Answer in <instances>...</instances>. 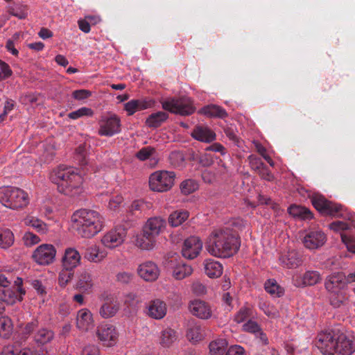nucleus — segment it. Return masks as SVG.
I'll use <instances>...</instances> for the list:
<instances>
[{
    "mask_svg": "<svg viewBox=\"0 0 355 355\" xmlns=\"http://www.w3.org/2000/svg\"><path fill=\"white\" fill-rule=\"evenodd\" d=\"M240 246L239 234L230 224L214 229L208 236L205 245L211 255L223 259L236 254Z\"/></svg>",
    "mask_w": 355,
    "mask_h": 355,
    "instance_id": "obj_1",
    "label": "nucleus"
},
{
    "mask_svg": "<svg viewBox=\"0 0 355 355\" xmlns=\"http://www.w3.org/2000/svg\"><path fill=\"white\" fill-rule=\"evenodd\" d=\"M315 345L323 355H351L354 351L352 340L338 329H328L319 333Z\"/></svg>",
    "mask_w": 355,
    "mask_h": 355,
    "instance_id": "obj_2",
    "label": "nucleus"
},
{
    "mask_svg": "<svg viewBox=\"0 0 355 355\" xmlns=\"http://www.w3.org/2000/svg\"><path fill=\"white\" fill-rule=\"evenodd\" d=\"M51 182L58 185L60 193L69 196H76L83 191V178L77 169L59 166L50 174Z\"/></svg>",
    "mask_w": 355,
    "mask_h": 355,
    "instance_id": "obj_3",
    "label": "nucleus"
},
{
    "mask_svg": "<svg viewBox=\"0 0 355 355\" xmlns=\"http://www.w3.org/2000/svg\"><path fill=\"white\" fill-rule=\"evenodd\" d=\"M73 227L78 234L83 238H91L103 228V218L96 211L80 209L76 211L72 216Z\"/></svg>",
    "mask_w": 355,
    "mask_h": 355,
    "instance_id": "obj_4",
    "label": "nucleus"
},
{
    "mask_svg": "<svg viewBox=\"0 0 355 355\" xmlns=\"http://www.w3.org/2000/svg\"><path fill=\"white\" fill-rule=\"evenodd\" d=\"M0 202L12 209H23L29 203L28 193L23 189L14 187H0Z\"/></svg>",
    "mask_w": 355,
    "mask_h": 355,
    "instance_id": "obj_5",
    "label": "nucleus"
},
{
    "mask_svg": "<svg viewBox=\"0 0 355 355\" xmlns=\"http://www.w3.org/2000/svg\"><path fill=\"white\" fill-rule=\"evenodd\" d=\"M22 334L25 338L33 334V340L38 345H44L51 343L55 338L54 331L50 328L45 327H39V322L36 319H33L27 322L21 330Z\"/></svg>",
    "mask_w": 355,
    "mask_h": 355,
    "instance_id": "obj_6",
    "label": "nucleus"
},
{
    "mask_svg": "<svg viewBox=\"0 0 355 355\" xmlns=\"http://www.w3.org/2000/svg\"><path fill=\"white\" fill-rule=\"evenodd\" d=\"M162 108L171 113L187 116L193 114L195 107L189 98H170L161 101Z\"/></svg>",
    "mask_w": 355,
    "mask_h": 355,
    "instance_id": "obj_7",
    "label": "nucleus"
},
{
    "mask_svg": "<svg viewBox=\"0 0 355 355\" xmlns=\"http://www.w3.org/2000/svg\"><path fill=\"white\" fill-rule=\"evenodd\" d=\"M175 178V174L173 171H156L149 178L150 188L155 191H166L173 187Z\"/></svg>",
    "mask_w": 355,
    "mask_h": 355,
    "instance_id": "obj_8",
    "label": "nucleus"
},
{
    "mask_svg": "<svg viewBox=\"0 0 355 355\" xmlns=\"http://www.w3.org/2000/svg\"><path fill=\"white\" fill-rule=\"evenodd\" d=\"M313 207L322 214L331 216L342 215L343 207L341 205L327 200L320 195L313 196L311 198Z\"/></svg>",
    "mask_w": 355,
    "mask_h": 355,
    "instance_id": "obj_9",
    "label": "nucleus"
},
{
    "mask_svg": "<svg viewBox=\"0 0 355 355\" xmlns=\"http://www.w3.org/2000/svg\"><path fill=\"white\" fill-rule=\"evenodd\" d=\"M167 266L172 270L173 276L176 279H182L189 276L193 271L191 266L181 260L176 253L168 258Z\"/></svg>",
    "mask_w": 355,
    "mask_h": 355,
    "instance_id": "obj_10",
    "label": "nucleus"
},
{
    "mask_svg": "<svg viewBox=\"0 0 355 355\" xmlns=\"http://www.w3.org/2000/svg\"><path fill=\"white\" fill-rule=\"evenodd\" d=\"M121 131V120L116 114L104 116L100 121L98 135L112 137Z\"/></svg>",
    "mask_w": 355,
    "mask_h": 355,
    "instance_id": "obj_11",
    "label": "nucleus"
},
{
    "mask_svg": "<svg viewBox=\"0 0 355 355\" xmlns=\"http://www.w3.org/2000/svg\"><path fill=\"white\" fill-rule=\"evenodd\" d=\"M304 247L309 250L321 248L327 241L326 234L319 230H309L304 232L302 239Z\"/></svg>",
    "mask_w": 355,
    "mask_h": 355,
    "instance_id": "obj_12",
    "label": "nucleus"
},
{
    "mask_svg": "<svg viewBox=\"0 0 355 355\" xmlns=\"http://www.w3.org/2000/svg\"><path fill=\"white\" fill-rule=\"evenodd\" d=\"M55 248L51 244H42L38 246L33 254V258L40 265H49L55 259Z\"/></svg>",
    "mask_w": 355,
    "mask_h": 355,
    "instance_id": "obj_13",
    "label": "nucleus"
},
{
    "mask_svg": "<svg viewBox=\"0 0 355 355\" xmlns=\"http://www.w3.org/2000/svg\"><path fill=\"white\" fill-rule=\"evenodd\" d=\"M202 248V242L197 236L187 239L182 247V256L188 259H193L198 256Z\"/></svg>",
    "mask_w": 355,
    "mask_h": 355,
    "instance_id": "obj_14",
    "label": "nucleus"
},
{
    "mask_svg": "<svg viewBox=\"0 0 355 355\" xmlns=\"http://www.w3.org/2000/svg\"><path fill=\"white\" fill-rule=\"evenodd\" d=\"M126 230L122 227H117L107 232L101 239L102 243L108 248L120 245L126 236Z\"/></svg>",
    "mask_w": 355,
    "mask_h": 355,
    "instance_id": "obj_15",
    "label": "nucleus"
},
{
    "mask_svg": "<svg viewBox=\"0 0 355 355\" xmlns=\"http://www.w3.org/2000/svg\"><path fill=\"white\" fill-rule=\"evenodd\" d=\"M348 282L347 276L343 272H337L329 275L324 283V287L328 292L339 291L346 289Z\"/></svg>",
    "mask_w": 355,
    "mask_h": 355,
    "instance_id": "obj_16",
    "label": "nucleus"
},
{
    "mask_svg": "<svg viewBox=\"0 0 355 355\" xmlns=\"http://www.w3.org/2000/svg\"><path fill=\"white\" fill-rule=\"evenodd\" d=\"M167 312L166 303L160 299L150 300L146 306V315L155 320H161L165 317Z\"/></svg>",
    "mask_w": 355,
    "mask_h": 355,
    "instance_id": "obj_17",
    "label": "nucleus"
},
{
    "mask_svg": "<svg viewBox=\"0 0 355 355\" xmlns=\"http://www.w3.org/2000/svg\"><path fill=\"white\" fill-rule=\"evenodd\" d=\"M97 336L107 346L113 345L117 340L118 334L115 327L110 324H102L98 327Z\"/></svg>",
    "mask_w": 355,
    "mask_h": 355,
    "instance_id": "obj_18",
    "label": "nucleus"
},
{
    "mask_svg": "<svg viewBox=\"0 0 355 355\" xmlns=\"http://www.w3.org/2000/svg\"><path fill=\"white\" fill-rule=\"evenodd\" d=\"M137 272L138 275L146 282L156 280L159 275L157 266L152 261H146L140 264Z\"/></svg>",
    "mask_w": 355,
    "mask_h": 355,
    "instance_id": "obj_19",
    "label": "nucleus"
},
{
    "mask_svg": "<svg viewBox=\"0 0 355 355\" xmlns=\"http://www.w3.org/2000/svg\"><path fill=\"white\" fill-rule=\"evenodd\" d=\"M191 136L196 140L203 143H211L216 140V133L209 127L198 125L194 127Z\"/></svg>",
    "mask_w": 355,
    "mask_h": 355,
    "instance_id": "obj_20",
    "label": "nucleus"
},
{
    "mask_svg": "<svg viewBox=\"0 0 355 355\" xmlns=\"http://www.w3.org/2000/svg\"><path fill=\"white\" fill-rule=\"evenodd\" d=\"M120 309L119 302L114 297H106L98 310L99 315L105 319L114 317Z\"/></svg>",
    "mask_w": 355,
    "mask_h": 355,
    "instance_id": "obj_21",
    "label": "nucleus"
},
{
    "mask_svg": "<svg viewBox=\"0 0 355 355\" xmlns=\"http://www.w3.org/2000/svg\"><path fill=\"white\" fill-rule=\"evenodd\" d=\"M279 260L280 264L287 268H295L302 263L300 254L294 250L282 253Z\"/></svg>",
    "mask_w": 355,
    "mask_h": 355,
    "instance_id": "obj_22",
    "label": "nucleus"
},
{
    "mask_svg": "<svg viewBox=\"0 0 355 355\" xmlns=\"http://www.w3.org/2000/svg\"><path fill=\"white\" fill-rule=\"evenodd\" d=\"M190 312L200 319H208L211 315V310L209 305L204 301L196 300L189 304Z\"/></svg>",
    "mask_w": 355,
    "mask_h": 355,
    "instance_id": "obj_23",
    "label": "nucleus"
},
{
    "mask_svg": "<svg viewBox=\"0 0 355 355\" xmlns=\"http://www.w3.org/2000/svg\"><path fill=\"white\" fill-rule=\"evenodd\" d=\"M322 280L320 274L315 270H307L302 277L294 279V284L297 287L311 286L317 284Z\"/></svg>",
    "mask_w": 355,
    "mask_h": 355,
    "instance_id": "obj_24",
    "label": "nucleus"
},
{
    "mask_svg": "<svg viewBox=\"0 0 355 355\" xmlns=\"http://www.w3.org/2000/svg\"><path fill=\"white\" fill-rule=\"evenodd\" d=\"M155 102L152 99H132L124 105V109L129 116L136 112L144 110L154 106Z\"/></svg>",
    "mask_w": 355,
    "mask_h": 355,
    "instance_id": "obj_25",
    "label": "nucleus"
},
{
    "mask_svg": "<svg viewBox=\"0 0 355 355\" xmlns=\"http://www.w3.org/2000/svg\"><path fill=\"white\" fill-rule=\"evenodd\" d=\"M94 286L92 273L87 270H82L77 273L76 288L81 292H89Z\"/></svg>",
    "mask_w": 355,
    "mask_h": 355,
    "instance_id": "obj_26",
    "label": "nucleus"
},
{
    "mask_svg": "<svg viewBox=\"0 0 355 355\" xmlns=\"http://www.w3.org/2000/svg\"><path fill=\"white\" fill-rule=\"evenodd\" d=\"M76 327L83 331H87L94 327L92 314L89 309H82L78 311Z\"/></svg>",
    "mask_w": 355,
    "mask_h": 355,
    "instance_id": "obj_27",
    "label": "nucleus"
},
{
    "mask_svg": "<svg viewBox=\"0 0 355 355\" xmlns=\"http://www.w3.org/2000/svg\"><path fill=\"white\" fill-rule=\"evenodd\" d=\"M166 223L161 217L149 218L144 225L143 230L157 239V236L165 229Z\"/></svg>",
    "mask_w": 355,
    "mask_h": 355,
    "instance_id": "obj_28",
    "label": "nucleus"
},
{
    "mask_svg": "<svg viewBox=\"0 0 355 355\" xmlns=\"http://www.w3.org/2000/svg\"><path fill=\"white\" fill-rule=\"evenodd\" d=\"M26 294L24 288H18V291L14 288L6 287L0 293V300L12 304L17 301H21L23 296Z\"/></svg>",
    "mask_w": 355,
    "mask_h": 355,
    "instance_id": "obj_29",
    "label": "nucleus"
},
{
    "mask_svg": "<svg viewBox=\"0 0 355 355\" xmlns=\"http://www.w3.org/2000/svg\"><path fill=\"white\" fill-rule=\"evenodd\" d=\"M205 336V327L200 323L192 322L187 331V338L193 344L202 340Z\"/></svg>",
    "mask_w": 355,
    "mask_h": 355,
    "instance_id": "obj_30",
    "label": "nucleus"
},
{
    "mask_svg": "<svg viewBox=\"0 0 355 355\" xmlns=\"http://www.w3.org/2000/svg\"><path fill=\"white\" fill-rule=\"evenodd\" d=\"M80 262V255L74 248H67L62 258V266L64 268L74 269Z\"/></svg>",
    "mask_w": 355,
    "mask_h": 355,
    "instance_id": "obj_31",
    "label": "nucleus"
},
{
    "mask_svg": "<svg viewBox=\"0 0 355 355\" xmlns=\"http://www.w3.org/2000/svg\"><path fill=\"white\" fill-rule=\"evenodd\" d=\"M1 355H43V351L29 347L19 349L13 345H8L3 349Z\"/></svg>",
    "mask_w": 355,
    "mask_h": 355,
    "instance_id": "obj_32",
    "label": "nucleus"
},
{
    "mask_svg": "<svg viewBox=\"0 0 355 355\" xmlns=\"http://www.w3.org/2000/svg\"><path fill=\"white\" fill-rule=\"evenodd\" d=\"M135 243L139 248L148 250L155 245L156 239L143 230L142 234L137 236Z\"/></svg>",
    "mask_w": 355,
    "mask_h": 355,
    "instance_id": "obj_33",
    "label": "nucleus"
},
{
    "mask_svg": "<svg viewBox=\"0 0 355 355\" xmlns=\"http://www.w3.org/2000/svg\"><path fill=\"white\" fill-rule=\"evenodd\" d=\"M328 293L329 294L330 303L334 307L338 308L342 305L347 304L349 295L346 289Z\"/></svg>",
    "mask_w": 355,
    "mask_h": 355,
    "instance_id": "obj_34",
    "label": "nucleus"
},
{
    "mask_svg": "<svg viewBox=\"0 0 355 355\" xmlns=\"http://www.w3.org/2000/svg\"><path fill=\"white\" fill-rule=\"evenodd\" d=\"M222 264L215 260H207L205 265V272L211 278L219 277L223 273Z\"/></svg>",
    "mask_w": 355,
    "mask_h": 355,
    "instance_id": "obj_35",
    "label": "nucleus"
},
{
    "mask_svg": "<svg viewBox=\"0 0 355 355\" xmlns=\"http://www.w3.org/2000/svg\"><path fill=\"white\" fill-rule=\"evenodd\" d=\"M288 212L295 218L302 220H309L313 218L311 211L305 207L297 205H292L288 208Z\"/></svg>",
    "mask_w": 355,
    "mask_h": 355,
    "instance_id": "obj_36",
    "label": "nucleus"
},
{
    "mask_svg": "<svg viewBox=\"0 0 355 355\" xmlns=\"http://www.w3.org/2000/svg\"><path fill=\"white\" fill-rule=\"evenodd\" d=\"M177 338L176 331L167 327L161 332L159 343L164 347H169L177 340Z\"/></svg>",
    "mask_w": 355,
    "mask_h": 355,
    "instance_id": "obj_37",
    "label": "nucleus"
},
{
    "mask_svg": "<svg viewBox=\"0 0 355 355\" xmlns=\"http://www.w3.org/2000/svg\"><path fill=\"white\" fill-rule=\"evenodd\" d=\"M168 118V114L166 112L159 111L149 115L146 121V123L150 128H156L165 122Z\"/></svg>",
    "mask_w": 355,
    "mask_h": 355,
    "instance_id": "obj_38",
    "label": "nucleus"
},
{
    "mask_svg": "<svg viewBox=\"0 0 355 355\" xmlns=\"http://www.w3.org/2000/svg\"><path fill=\"white\" fill-rule=\"evenodd\" d=\"M200 113L209 117L223 119L227 116L226 110L222 107L216 105H209L203 107L200 110Z\"/></svg>",
    "mask_w": 355,
    "mask_h": 355,
    "instance_id": "obj_39",
    "label": "nucleus"
},
{
    "mask_svg": "<svg viewBox=\"0 0 355 355\" xmlns=\"http://www.w3.org/2000/svg\"><path fill=\"white\" fill-rule=\"evenodd\" d=\"M189 216V212L185 210L173 211L168 217V223L173 227H178L182 224Z\"/></svg>",
    "mask_w": 355,
    "mask_h": 355,
    "instance_id": "obj_40",
    "label": "nucleus"
},
{
    "mask_svg": "<svg viewBox=\"0 0 355 355\" xmlns=\"http://www.w3.org/2000/svg\"><path fill=\"white\" fill-rule=\"evenodd\" d=\"M227 346L224 338L216 339L209 344V351L211 355H223Z\"/></svg>",
    "mask_w": 355,
    "mask_h": 355,
    "instance_id": "obj_41",
    "label": "nucleus"
},
{
    "mask_svg": "<svg viewBox=\"0 0 355 355\" xmlns=\"http://www.w3.org/2000/svg\"><path fill=\"white\" fill-rule=\"evenodd\" d=\"M24 223L26 225L33 227L40 234H46L48 231L47 225L42 220L33 216H28L25 218Z\"/></svg>",
    "mask_w": 355,
    "mask_h": 355,
    "instance_id": "obj_42",
    "label": "nucleus"
},
{
    "mask_svg": "<svg viewBox=\"0 0 355 355\" xmlns=\"http://www.w3.org/2000/svg\"><path fill=\"white\" fill-rule=\"evenodd\" d=\"M14 234L9 229H0V248L7 249L14 243Z\"/></svg>",
    "mask_w": 355,
    "mask_h": 355,
    "instance_id": "obj_43",
    "label": "nucleus"
},
{
    "mask_svg": "<svg viewBox=\"0 0 355 355\" xmlns=\"http://www.w3.org/2000/svg\"><path fill=\"white\" fill-rule=\"evenodd\" d=\"M13 324L10 318L3 316L0 318V336L3 338L10 337L12 332Z\"/></svg>",
    "mask_w": 355,
    "mask_h": 355,
    "instance_id": "obj_44",
    "label": "nucleus"
},
{
    "mask_svg": "<svg viewBox=\"0 0 355 355\" xmlns=\"http://www.w3.org/2000/svg\"><path fill=\"white\" fill-rule=\"evenodd\" d=\"M148 207V203L143 200H135L129 207V212L133 216H139Z\"/></svg>",
    "mask_w": 355,
    "mask_h": 355,
    "instance_id": "obj_45",
    "label": "nucleus"
},
{
    "mask_svg": "<svg viewBox=\"0 0 355 355\" xmlns=\"http://www.w3.org/2000/svg\"><path fill=\"white\" fill-rule=\"evenodd\" d=\"M85 257L89 261L98 262L103 256L99 254V250L96 245L88 248L85 252Z\"/></svg>",
    "mask_w": 355,
    "mask_h": 355,
    "instance_id": "obj_46",
    "label": "nucleus"
},
{
    "mask_svg": "<svg viewBox=\"0 0 355 355\" xmlns=\"http://www.w3.org/2000/svg\"><path fill=\"white\" fill-rule=\"evenodd\" d=\"M73 269L64 268L60 271L58 277V282L61 286H65L73 277Z\"/></svg>",
    "mask_w": 355,
    "mask_h": 355,
    "instance_id": "obj_47",
    "label": "nucleus"
},
{
    "mask_svg": "<svg viewBox=\"0 0 355 355\" xmlns=\"http://www.w3.org/2000/svg\"><path fill=\"white\" fill-rule=\"evenodd\" d=\"M155 153L156 150L155 148L152 146H146L141 148L136 153L135 156L138 159L141 161H145L153 156Z\"/></svg>",
    "mask_w": 355,
    "mask_h": 355,
    "instance_id": "obj_48",
    "label": "nucleus"
},
{
    "mask_svg": "<svg viewBox=\"0 0 355 355\" xmlns=\"http://www.w3.org/2000/svg\"><path fill=\"white\" fill-rule=\"evenodd\" d=\"M94 112L91 108L83 107L77 110L70 112L68 117L71 119H77L84 116H92Z\"/></svg>",
    "mask_w": 355,
    "mask_h": 355,
    "instance_id": "obj_49",
    "label": "nucleus"
},
{
    "mask_svg": "<svg viewBox=\"0 0 355 355\" xmlns=\"http://www.w3.org/2000/svg\"><path fill=\"white\" fill-rule=\"evenodd\" d=\"M198 188L196 182L193 180H187L180 184V189L182 193L187 195L195 191Z\"/></svg>",
    "mask_w": 355,
    "mask_h": 355,
    "instance_id": "obj_50",
    "label": "nucleus"
},
{
    "mask_svg": "<svg viewBox=\"0 0 355 355\" xmlns=\"http://www.w3.org/2000/svg\"><path fill=\"white\" fill-rule=\"evenodd\" d=\"M171 164L174 166H182L185 161L184 156L180 151H173L169 155Z\"/></svg>",
    "mask_w": 355,
    "mask_h": 355,
    "instance_id": "obj_51",
    "label": "nucleus"
},
{
    "mask_svg": "<svg viewBox=\"0 0 355 355\" xmlns=\"http://www.w3.org/2000/svg\"><path fill=\"white\" fill-rule=\"evenodd\" d=\"M252 314V310L249 307L243 306L236 313L234 320L237 323H241L247 320Z\"/></svg>",
    "mask_w": 355,
    "mask_h": 355,
    "instance_id": "obj_52",
    "label": "nucleus"
},
{
    "mask_svg": "<svg viewBox=\"0 0 355 355\" xmlns=\"http://www.w3.org/2000/svg\"><path fill=\"white\" fill-rule=\"evenodd\" d=\"M265 290L271 295L280 296L282 293L281 288L276 282L269 279L265 283Z\"/></svg>",
    "mask_w": 355,
    "mask_h": 355,
    "instance_id": "obj_53",
    "label": "nucleus"
},
{
    "mask_svg": "<svg viewBox=\"0 0 355 355\" xmlns=\"http://www.w3.org/2000/svg\"><path fill=\"white\" fill-rule=\"evenodd\" d=\"M249 163L252 170L258 172L261 168L263 167L265 164L261 161V158L254 155H250L248 157Z\"/></svg>",
    "mask_w": 355,
    "mask_h": 355,
    "instance_id": "obj_54",
    "label": "nucleus"
},
{
    "mask_svg": "<svg viewBox=\"0 0 355 355\" xmlns=\"http://www.w3.org/2000/svg\"><path fill=\"white\" fill-rule=\"evenodd\" d=\"M23 241L26 246H32L38 243L40 239L36 234L30 232H26L23 236Z\"/></svg>",
    "mask_w": 355,
    "mask_h": 355,
    "instance_id": "obj_55",
    "label": "nucleus"
},
{
    "mask_svg": "<svg viewBox=\"0 0 355 355\" xmlns=\"http://www.w3.org/2000/svg\"><path fill=\"white\" fill-rule=\"evenodd\" d=\"M12 74V71L10 66L0 60V80L9 78Z\"/></svg>",
    "mask_w": 355,
    "mask_h": 355,
    "instance_id": "obj_56",
    "label": "nucleus"
},
{
    "mask_svg": "<svg viewBox=\"0 0 355 355\" xmlns=\"http://www.w3.org/2000/svg\"><path fill=\"white\" fill-rule=\"evenodd\" d=\"M341 239L343 242L345 244L347 250L355 254V238L346 234H341Z\"/></svg>",
    "mask_w": 355,
    "mask_h": 355,
    "instance_id": "obj_57",
    "label": "nucleus"
},
{
    "mask_svg": "<svg viewBox=\"0 0 355 355\" xmlns=\"http://www.w3.org/2000/svg\"><path fill=\"white\" fill-rule=\"evenodd\" d=\"M243 327L245 331L253 334H257L261 330L259 324L256 322L251 320H249L246 323H245Z\"/></svg>",
    "mask_w": 355,
    "mask_h": 355,
    "instance_id": "obj_58",
    "label": "nucleus"
},
{
    "mask_svg": "<svg viewBox=\"0 0 355 355\" xmlns=\"http://www.w3.org/2000/svg\"><path fill=\"white\" fill-rule=\"evenodd\" d=\"M33 288L37 291V293L40 296L46 295V287L44 286L42 282L38 279H33L31 283Z\"/></svg>",
    "mask_w": 355,
    "mask_h": 355,
    "instance_id": "obj_59",
    "label": "nucleus"
},
{
    "mask_svg": "<svg viewBox=\"0 0 355 355\" xmlns=\"http://www.w3.org/2000/svg\"><path fill=\"white\" fill-rule=\"evenodd\" d=\"M92 95L90 91L87 89H78L72 93V96L76 100H84L89 98Z\"/></svg>",
    "mask_w": 355,
    "mask_h": 355,
    "instance_id": "obj_60",
    "label": "nucleus"
},
{
    "mask_svg": "<svg viewBox=\"0 0 355 355\" xmlns=\"http://www.w3.org/2000/svg\"><path fill=\"white\" fill-rule=\"evenodd\" d=\"M133 275L128 272H120L116 275V280L121 284H128L132 279Z\"/></svg>",
    "mask_w": 355,
    "mask_h": 355,
    "instance_id": "obj_61",
    "label": "nucleus"
},
{
    "mask_svg": "<svg viewBox=\"0 0 355 355\" xmlns=\"http://www.w3.org/2000/svg\"><path fill=\"white\" fill-rule=\"evenodd\" d=\"M257 173L259 175L263 180L267 181H272L274 180V176L272 173L270 171L268 168L265 164L261 169H260Z\"/></svg>",
    "mask_w": 355,
    "mask_h": 355,
    "instance_id": "obj_62",
    "label": "nucleus"
},
{
    "mask_svg": "<svg viewBox=\"0 0 355 355\" xmlns=\"http://www.w3.org/2000/svg\"><path fill=\"white\" fill-rule=\"evenodd\" d=\"M331 230L334 231L346 230L349 228V225L343 221H334L329 225Z\"/></svg>",
    "mask_w": 355,
    "mask_h": 355,
    "instance_id": "obj_63",
    "label": "nucleus"
},
{
    "mask_svg": "<svg viewBox=\"0 0 355 355\" xmlns=\"http://www.w3.org/2000/svg\"><path fill=\"white\" fill-rule=\"evenodd\" d=\"M225 355H245V350L240 345H233L227 349Z\"/></svg>",
    "mask_w": 355,
    "mask_h": 355,
    "instance_id": "obj_64",
    "label": "nucleus"
}]
</instances>
